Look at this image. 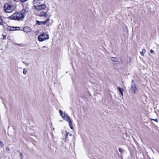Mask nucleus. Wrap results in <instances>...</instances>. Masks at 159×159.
<instances>
[{
	"label": "nucleus",
	"mask_w": 159,
	"mask_h": 159,
	"mask_svg": "<svg viewBox=\"0 0 159 159\" xmlns=\"http://www.w3.org/2000/svg\"><path fill=\"white\" fill-rule=\"evenodd\" d=\"M20 30V28L19 27H15V30Z\"/></svg>",
	"instance_id": "aec40b11"
},
{
	"label": "nucleus",
	"mask_w": 159,
	"mask_h": 159,
	"mask_svg": "<svg viewBox=\"0 0 159 159\" xmlns=\"http://www.w3.org/2000/svg\"><path fill=\"white\" fill-rule=\"evenodd\" d=\"M10 30L14 31L15 30V27H10L9 29Z\"/></svg>",
	"instance_id": "dca6fc26"
},
{
	"label": "nucleus",
	"mask_w": 159,
	"mask_h": 159,
	"mask_svg": "<svg viewBox=\"0 0 159 159\" xmlns=\"http://www.w3.org/2000/svg\"><path fill=\"white\" fill-rule=\"evenodd\" d=\"M145 49H143L142 51L140 52V53L142 56H144V53H145Z\"/></svg>",
	"instance_id": "ddd939ff"
},
{
	"label": "nucleus",
	"mask_w": 159,
	"mask_h": 159,
	"mask_svg": "<svg viewBox=\"0 0 159 159\" xmlns=\"http://www.w3.org/2000/svg\"><path fill=\"white\" fill-rule=\"evenodd\" d=\"M119 151L121 153H123V152H124V150L122 148H119Z\"/></svg>",
	"instance_id": "f3484780"
},
{
	"label": "nucleus",
	"mask_w": 159,
	"mask_h": 159,
	"mask_svg": "<svg viewBox=\"0 0 159 159\" xmlns=\"http://www.w3.org/2000/svg\"><path fill=\"white\" fill-rule=\"evenodd\" d=\"M4 10L6 12L11 13L13 11V7L10 3H6L4 6Z\"/></svg>",
	"instance_id": "f03ea898"
},
{
	"label": "nucleus",
	"mask_w": 159,
	"mask_h": 159,
	"mask_svg": "<svg viewBox=\"0 0 159 159\" xmlns=\"http://www.w3.org/2000/svg\"><path fill=\"white\" fill-rule=\"evenodd\" d=\"M27 72V70L25 69H23V73L24 74H25Z\"/></svg>",
	"instance_id": "a211bd4d"
},
{
	"label": "nucleus",
	"mask_w": 159,
	"mask_h": 159,
	"mask_svg": "<svg viewBox=\"0 0 159 159\" xmlns=\"http://www.w3.org/2000/svg\"><path fill=\"white\" fill-rule=\"evenodd\" d=\"M49 20V19L48 18L46 20L43 21L36 20V23L38 25H45L46 22Z\"/></svg>",
	"instance_id": "0eeeda50"
},
{
	"label": "nucleus",
	"mask_w": 159,
	"mask_h": 159,
	"mask_svg": "<svg viewBox=\"0 0 159 159\" xmlns=\"http://www.w3.org/2000/svg\"><path fill=\"white\" fill-rule=\"evenodd\" d=\"M49 36L48 34H45V33H43L39 35L38 37V39L39 41L42 42L44 40L48 39Z\"/></svg>",
	"instance_id": "20e7f679"
},
{
	"label": "nucleus",
	"mask_w": 159,
	"mask_h": 159,
	"mask_svg": "<svg viewBox=\"0 0 159 159\" xmlns=\"http://www.w3.org/2000/svg\"><path fill=\"white\" fill-rule=\"evenodd\" d=\"M3 23L2 18L1 16H0V25H2Z\"/></svg>",
	"instance_id": "4468645a"
},
{
	"label": "nucleus",
	"mask_w": 159,
	"mask_h": 159,
	"mask_svg": "<svg viewBox=\"0 0 159 159\" xmlns=\"http://www.w3.org/2000/svg\"><path fill=\"white\" fill-rule=\"evenodd\" d=\"M130 91L131 92L135 94L137 92V88L134 84H131Z\"/></svg>",
	"instance_id": "423d86ee"
},
{
	"label": "nucleus",
	"mask_w": 159,
	"mask_h": 159,
	"mask_svg": "<svg viewBox=\"0 0 159 159\" xmlns=\"http://www.w3.org/2000/svg\"><path fill=\"white\" fill-rule=\"evenodd\" d=\"M70 135V136H72V134H70V135Z\"/></svg>",
	"instance_id": "cd10ccee"
},
{
	"label": "nucleus",
	"mask_w": 159,
	"mask_h": 159,
	"mask_svg": "<svg viewBox=\"0 0 159 159\" xmlns=\"http://www.w3.org/2000/svg\"><path fill=\"white\" fill-rule=\"evenodd\" d=\"M63 119L66 121L68 122L69 125L70 129H73V127L72 125V121H71L70 118L68 116L67 114H65L62 117Z\"/></svg>",
	"instance_id": "7ed1b4c3"
},
{
	"label": "nucleus",
	"mask_w": 159,
	"mask_h": 159,
	"mask_svg": "<svg viewBox=\"0 0 159 159\" xmlns=\"http://www.w3.org/2000/svg\"><path fill=\"white\" fill-rule=\"evenodd\" d=\"M68 134H67V136H68Z\"/></svg>",
	"instance_id": "7c9ffc66"
},
{
	"label": "nucleus",
	"mask_w": 159,
	"mask_h": 159,
	"mask_svg": "<svg viewBox=\"0 0 159 159\" xmlns=\"http://www.w3.org/2000/svg\"><path fill=\"white\" fill-rule=\"evenodd\" d=\"M150 119L151 120H154V121H156L157 122H158V120L157 118H156V119H152V118H151V119Z\"/></svg>",
	"instance_id": "6ab92c4d"
},
{
	"label": "nucleus",
	"mask_w": 159,
	"mask_h": 159,
	"mask_svg": "<svg viewBox=\"0 0 159 159\" xmlns=\"http://www.w3.org/2000/svg\"><path fill=\"white\" fill-rule=\"evenodd\" d=\"M150 52L151 54H154L155 53L154 51L152 49L150 50Z\"/></svg>",
	"instance_id": "412c9836"
},
{
	"label": "nucleus",
	"mask_w": 159,
	"mask_h": 159,
	"mask_svg": "<svg viewBox=\"0 0 159 159\" xmlns=\"http://www.w3.org/2000/svg\"><path fill=\"white\" fill-rule=\"evenodd\" d=\"M0 145L2 146V147L4 146V145L2 142L0 141Z\"/></svg>",
	"instance_id": "4be33fe9"
},
{
	"label": "nucleus",
	"mask_w": 159,
	"mask_h": 159,
	"mask_svg": "<svg viewBox=\"0 0 159 159\" xmlns=\"http://www.w3.org/2000/svg\"><path fill=\"white\" fill-rule=\"evenodd\" d=\"M133 82H134V80H132V82H131L132 84H134Z\"/></svg>",
	"instance_id": "bb28decb"
},
{
	"label": "nucleus",
	"mask_w": 159,
	"mask_h": 159,
	"mask_svg": "<svg viewBox=\"0 0 159 159\" xmlns=\"http://www.w3.org/2000/svg\"><path fill=\"white\" fill-rule=\"evenodd\" d=\"M110 58L111 61H112L117 62H118V59L117 57H110Z\"/></svg>",
	"instance_id": "9b49d317"
},
{
	"label": "nucleus",
	"mask_w": 159,
	"mask_h": 159,
	"mask_svg": "<svg viewBox=\"0 0 159 159\" xmlns=\"http://www.w3.org/2000/svg\"><path fill=\"white\" fill-rule=\"evenodd\" d=\"M34 8L37 10H40L46 8V5L44 3L38 5H34Z\"/></svg>",
	"instance_id": "39448f33"
},
{
	"label": "nucleus",
	"mask_w": 159,
	"mask_h": 159,
	"mask_svg": "<svg viewBox=\"0 0 159 159\" xmlns=\"http://www.w3.org/2000/svg\"><path fill=\"white\" fill-rule=\"evenodd\" d=\"M40 16H41L46 17L47 16V14L45 12H43L41 13Z\"/></svg>",
	"instance_id": "f8f14e48"
},
{
	"label": "nucleus",
	"mask_w": 159,
	"mask_h": 159,
	"mask_svg": "<svg viewBox=\"0 0 159 159\" xmlns=\"http://www.w3.org/2000/svg\"><path fill=\"white\" fill-rule=\"evenodd\" d=\"M20 157H21V159H22L23 158V155L22 153L21 152H20Z\"/></svg>",
	"instance_id": "5701e85b"
},
{
	"label": "nucleus",
	"mask_w": 159,
	"mask_h": 159,
	"mask_svg": "<svg viewBox=\"0 0 159 159\" xmlns=\"http://www.w3.org/2000/svg\"><path fill=\"white\" fill-rule=\"evenodd\" d=\"M117 88L119 90V91H120V93L121 95L122 96H123V92L124 91V89H123L121 88L119 86L118 87H117Z\"/></svg>",
	"instance_id": "1a4fd4ad"
},
{
	"label": "nucleus",
	"mask_w": 159,
	"mask_h": 159,
	"mask_svg": "<svg viewBox=\"0 0 159 159\" xmlns=\"http://www.w3.org/2000/svg\"><path fill=\"white\" fill-rule=\"evenodd\" d=\"M46 48V47L45 46H43L42 47L43 50H44V49Z\"/></svg>",
	"instance_id": "a878e982"
},
{
	"label": "nucleus",
	"mask_w": 159,
	"mask_h": 159,
	"mask_svg": "<svg viewBox=\"0 0 159 159\" xmlns=\"http://www.w3.org/2000/svg\"><path fill=\"white\" fill-rule=\"evenodd\" d=\"M6 150L8 151H10V149L9 147H7L6 148Z\"/></svg>",
	"instance_id": "b1692460"
},
{
	"label": "nucleus",
	"mask_w": 159,
	"mask_h": 159,
	"mask_svg": "<svg viewBox=\"0 0 159 159\" xmlns=\"http://www.w3.org/2000/svg\"><path fill=\"white\" fill-rule=\"evenodd\" d=\"M40 1H41V0H34V4L38 5L41 3Z\"/></svg>",
	"instance_id": "9d476101"
},
{
	"label": "nucleus",
	"mask_w": 159,
	"mask_h": 159,
	"mask_svg": "<svg viewBox=\"0 0 159 159\" xmlns=\"http://www.w3.org/2000/svg\"><path fill=\"white\" fill-rule=\"evenodd\" d=\"M28 65H29V64H28V63H26V66H28Z\"/></svg>",
	"instance_id": "c85d7f7f"
},
{
	"label": "nucleus",
	"mask_w": 159,
	"mask_h": 159,
	"mask_svg": "<svg viewBox=\"0 0 159 159\" xmlns=\"http://www.w3.org/2000/svg\"><path fill=\"white\" fill-rule=\"evenodd\" d=\"M27 0H20V1L22 2H26Z\"/></svg>",
	"instance_id": "393cba45"
},
{
	"label": "nucleus",
	"mask_w": 159,
	"mask_h": 159,
	"mask_svg": "<svg viewBox=\"0 0 159 159\" xmlns=\"http://www.w3.org/2000/svg\"><path fill=\"white\" fill-rule=\"evenodd\" d=\"M27 14L28 11L25 10H23L21 12H18L13 13L8 18L10 20H22Z\"/></svg>",
	"instance_id": "f257e3e1"
},
{
	"label": "nucleus",
	"mask_w": 159,
	"mask_h": 159,
	"mask_svg": "<svg viewBox=\"0 0 159 159\" xmlns=\"http://www.w3.org/2000/svg\"><path fill=\"white\" fill-rule=\"evenodd\" d=\"M59 113L61 115V116L62 117L65 114H66L65 113H63V112L61 110H60L59 111Z\"/></svg>",
	"instance_id": "2eb2a0df"
},
{
	"label": "nucleus",
	"mask_w": 159,
	"mask_h": 159,
	"mask_svg": "<svg viewBox=\"0 0 159 159\" xmlns=\"http://www.w3.org/2000/svg\"><path fill=\"white\" fill-rule=\"evenodd\" d=\"M23 31L26 33H30L31 32V30L30 28L29 27L26 26L23 28Z\"/></svg>",
	"instance_id": "6e6552de"
},
{
	"label": "nucleus",
	"mask_w": 159,
	"mask_h": 159,
	"mask_svg": "<svg viewBox=\"0 0 159 159\" xmlns=\"http://www.w3.org/2000/svg\"><path fill=\"white\" fill-rule=\"evenodd\" d=\"M3 38H4V39H5V37H3Z\"/></svg>",
	"instance_id": "c756f323"
}]
</instances>
